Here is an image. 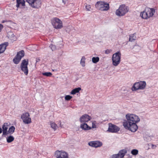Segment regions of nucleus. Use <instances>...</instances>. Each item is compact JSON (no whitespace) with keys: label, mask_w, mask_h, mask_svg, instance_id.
<instances>
[{"label":"nucleus","mask_w":158,"mask_h":158,"mask_svg":"<svg viewBox=\"0 0 158 158\" xmlns=\"http://www.w3.org/2000/svg\"><path fill=\"white\" fill-rule=\"evenodd\" d=\"M15 128L13 126L10 127L9 129V130L7 131L8 134H12L15 131Z\"/></svg>","instance_id":"23"},{"label":"nucleus","mask_w":158,"mask_h":158,"mask_svg":"<svg viewBox=\"0 0 158 158\" xmlns=\"http://www.w3.org/2000/svg\"><path fill=\"white\" fill-rule=\"evenodd\" d=\"M28 64V60H24L22 61L21 65V70L26 75L28 74V70L27 68Z\"/></svg>","instance_id":"12"},{"label":"nucleus","mask_w":158,"mask_h":158,"mask_svg":"<svg viewBox=\"0 0 158 158\" xmlns=\"http://www.w3.org/2000/svg\"><path fill=\"white\" fill-rule=\"evenodd\" d=\"M99 60V58L98 57H93L92 58V62L94 63H96L98 62Z\"/></svg>","instance_id":"28"},{"label":"nucleus","mask_w":158,"mask_h":158,"mask_svg":"<svg viewBox=\"0 0 158 158\" xmlns=\"http://www.w3.org/2000/svg\"><path fill=\"white\" fill-rule=\"evenodd\" d=\"M121 54L120 51H118L113 54L112 57V64L115 66H118L121 62Z\"/></svg>","instance_id":"4"},{"label":"nucleus","mask_w":158,"mask_h":158,"mask_svg":"<svg viewBox=\"0 0 158 158\" xmlns=\"http://www.w3.org/2000/svg\"><path fill=\"white\" fill-rule=\"evenodd\" d=\"M155 10L153 8H146L140 13V16L144 19H147L152 17L155 13Z\"/></svg>","instance_id":"2"},{"label":"nucleus","mask_w":158,"mask_h":158,"mask_svg":"<svg viewBox=\"0 0 158 158\" xmlns=\"http://www.w3.org/2000/svg\"><path fill=\"white\" fill-rule=\"evenodd\" d=\"M138 150L136 149H133L131 150V153L134 156H136L138 154Z\"/></svg>","instance_id":"26"},{"label":"nucleus","mask_w":158,"mask_h":158,"mask_svg":"<svg viewBox=\"0 0 158 158\" xmlns=\"http://www.w3.org/2000/svg\"><path fill=\"white\" fill-rule=\"evenodd\" d=\"M120 128L117 126L111 123L109 124L107 131L111 133H116L119 131Z\"/></svg>","instance_id":"13"},{"label":"nucleus","mask_w":158,"mask_h":158,"mask_svg":"<svg viewBox=\"0 0 158 158\" xmlns=\"http://www.w3.org/2000/svg\"><path fill=\"white\" fill-rule=\"evenodd\" d=\"M50 125L51 127L54 130L56 129L57 128V126L56 124L54 122H51L50 123Z\"/></svg>","instance_id":"27"},{"label":"nucleus","mask_w":158,"mask_h":158,"mask_svg":"<svg viewBox=\"0 0 158 158\" xmlns=\"http://www.w3.org/2000/svg\"><path fill=\"white\" fill-rule=\"evenodd\" d=\"M26 1L31 7L34 8H39L41 6L40 0H27Z\"/></svg>","instance_id":"8"},{"label":"nucleus","mask_w":158,"mask_h":158,"mask_svg":"<svg viewBox=\"0 0 158 158\" xmlns=\"http://www.w3.org/2000/svg\"><path fill=\"white\" fill-rule=\"evenodd\" d=\"M8 44V42H5L0 44V54L5 51Z\"/></svg>","instance_id":"17"},{"label":"nucleus","mask_w":158,"mask_h":158,"mask_svg":"<svg viewBox=\"0 0 158 158\" xmlns=\"http://www.w3.org/2000/svg\"><path fill=\"white\" fill-rule=\"evenodd\" d=\"M89 146L95 148H98L101 146L102 143V142L98 141H91L88 143Z\"/></svg>","instance_id":"15"},{"label":"nucleus","mask_w":158,"mask_h":158,"mask_svg":"<svg viewBox=\"0 0 158 158\" xmlns=\"http://www.w3.org/2000/svg\"><path fill=\"white\" fill-rule=\"evenodd\" d=\"M112 51L111 49H107L105 51V53L106 54H109Z\"/></svg>","instance_id":"34"},{"label":"nucleus","mask_w":158,"mask_h":158,"mask_svg":"<svg viewBox=\"0 0 158 158\" xmlns=\"http://www.w3.org/2000/svg\"><path fill=\"white\" fill-rule=\"evenodd\" d=\"M146 83L145 81H140L135 83L131 88L132 91H135L138 90H143L146 86Z\"/></svg>","instance_id":"6"},{"label":"nucleus","mask_w":158,"mask_h":158,"mask_svg":"<svg viewBox=\"0 0 158 158\" xmlns=\"http://www.w3.org/2000/svg\"><path fill=\"white\" fill-rule=\"evenodd\" d=\"M9 125L10 124L7 123H6L2 125V135L5 136L8 134L7 129Z\"/></svg>","instance_id":"16"},{"label":"nucleus","mask_w":158,"mask_h":158,"mask_svg":"<svg viewBox=\"0 0 158 158\" xmlns=\"http://www.w3.org/2000/svg\"><path fill=\"white\" fill-rule=\"evenodd\" d=\"M86 9L88 11H90L91 9V6L89 5L86 4L85 6Z\"/></svg>","instance_id":"32"},{"label":"nucleus","mask_w":158,"mask_h":158,"mask_svg":"<svg viewBox=\"0 0 158 158\" xmlns=\"http://www.w3.org/2000/svg\"><path fill=\"white\" fill-rule=\"evenodd\" d=\"M86 58L85 56H83L82 57L80 61V64L82 67H84L85 66V63Z\"/></svg>","instance_id":"24"},{"label":"nucleus","mask_w":158,"mask_h":158,"mask_svg":"<svg viewBox=\"0 0 158 158\" xmlns=\"http://www.w3.org/2000/svg\"><path fill=\"white\" fill-rule=\"evenodd\" d=\"M95 6L98 9L102 11H107L110 9L108 3L104 1H98L97 2Z\"/></svg>","instance_id":"3"},{"label":"nucleus","mask_w":158,"mask_h":158,"mask_svg":"<svg viewBox=\"0 0 158 158\" xmlns=\"http://www.w3.org/2000/svg\"><path fill=\"white\" fill-rule=\"evenodd\" d=\"M24 55V52L23 50H21L18 52L16 56L13 59L14 62L15 64H18Z\"/></svg>","instance_id":"11"},{"label":"nucleus","mask_w":158,"mask_h":158,"mask_svg":"<svg viewBox=\"0 0 158 158\" xmlns=\"http://www.w3.org/2000/svg\"><path fill=\"white\" fill-rule=\"evenodd\" d=\"M7 22V20H3L2 21V23H5V22Z\"/></svg>","instance_id":"37"},{"label":"nucleus","mask_w":158,"mask_h":158,"mask_svg":"<svg viewBox=\"0 0 158 158\" xmlns=\"http://www.w3.org/2000/svg\"><path fill=\"white\" fill-rule=\"evenodd\" d=\"M6 142L8 143H10L13 142L14 140V137L12 135L7 136L6 138Z\"/></svg>","instance_id":"21"},{"label":"nucleus","mask_w":158,"mask_h":158,"mask_svg":"<svg viewBox=\"0 0 158 158\" xmlns=\"http://www.w3.org/2000/svg\"><path fill=\"white\" fill-rule=\"evenodd\" d=\"M3 28V26L1 24H0V32L2 30Z\"/></svg>","instance_id":"35"},{"label":"nucleus","mask_w":158,"mask_h":158,"mask_svg":"<svg viewBox=\"0 0 158 158\" xmlns=\"http://www.w3.org/2000/svg\"><path fill=\"white\" fill-rule=\"evenodd\" d=\"M127 120L123 123V125L126 129L133 132H135L138 129L137 123L140 121L137 115L132 114H127L126 115Z\"/></svg>","instance_id":"1"},{"label":"nucleus","mask_w":158,"mask_h":158,"mask_svg":"<svg viewBox=\"0 0 158 158\" xmlns=\"http://www.w3.org/2000/svg\"><path fill=\"white\" fill-rule=\"evenodd\" d=\"M29 113L25 112L22 114L21 118L24 123L28 124L31 123V119Z\"/></svg>","instance_id":"9"},{"label":"nucleus","mask_w":158,"mask_h":158,"mask_svg":"<svg viewBox=\"0 0 158 158\" xmlns=\"http://www.w3.org/2000/svg\"><path fill=\"white\" fill-rule=\"evenodd\" d=\"M17 8L20 7L21 6H24L25 5V2L24 0H16Z\"/></svg>","instance_id":"20"},{"label":"nucleus","mask_w":158,"mask_h":158,"mask_svg":"<svg viewBox=\"0 0 158 158\" xmlns=\"http://www.w3.org/2000/svg\"><path fill=\"white\" fill-rule=\"evenodd\" d=\"M60 125H61V122H60ZM60 127H61V126H60Z\"/></svg>","instance_id":"39"},{"label":"nucleus","mask_w":158,"mask_h":158,"mask_svg":"<svg viewBox=\"0 0 158 158\" xmlns=\"http://www.w3.org/2000/svg\"><path fill=\"white\" fill-rule=\"evenodd\" d=\"M91 119V117L87 114H85L81 116L79 121L81 123H85L90 121Z\"/></svg>","instance_id":"14"},{"label":"nucleus","mask_w":158,"mask_h":158,"mask_svg":"<svg viewBox=\"0 0 158 158\" xmlns=\"http://www.w3.org/2000/svg\"><path fill=\"white\" fill-rule=\"evenodd\" d=\"M136 39V36L134 34H132L130 36L129 41L131 42L134 41Z\"/></svg>","instance_id":"25"},{"label":"nucleus","mask_w":158,"mask_h":158,"mask_svg":"<svg viewBox=\"0 0 158 158\" xmlns=\"http://www.w3.org/2000/svg\"><path fill=\"white\" fill-rule=\"evenodd\" d=\"M55 156L56 158H68V153L64 151L57 150L55 152Z\"/></svg>","instance_id":"10"},{"label":"nucleus","mask_w":158,"mask_h":158,"mask_svg":"<svg viewBox=\"0 0 158 158\" xmlns=\"http://www.w3.org/2000/svg\"><path fill=\"white\" fill-rule=\"evenodd\" d=\"M128 7L125 5H122L116 11V15L118 16H122L125 15L129 11Z\"/></svg>","instance_id":"5"},{"label":"nucleus","mask_w":158,"mask_h":158,"mask_svg":"<svg viewBox=\"0 0 158 158\" xmlns=\"http://www.w3.org/2000/svg\"><path fill=\"white\" fill-rule=\"evenodd\" d=\"M152 148H155L156 147V145H154V144H152Z\"/></svg>","instance_id":"36"},{"label":"nucleus","mask_w":158,"mask_h":158,"mask_svg":"<svg viewBox=\"0 0 158 158\" xmlns=\"http://www.w3.org/2000/svg\"><path fill=\"white\" fill-rule=\"evenodd\" d=\"M80 127L81 129L85 130H88L91 129V127L89 126L85 123H82L80 125Z\"/></svg>","instance_id":"18"},{"label":"nucleus","mask_w":158,"mask_h":158,"mask_svg":"<svg viewBox=\"0 0 158 158\" xmlns=\"http://www.w3.org/2000/svg\"><path fill=\"white\" fill-rule=\"evenodd\" d=\"M2 129L0 128V134L2 133Z\"/></svg>","instance_id":"38"},{"label":"nucleus","mask_w":158,"mask_h":158,"mask_svg":"<svg viewBox=\"0 0 158 158\" xmlns=\"http://www.w3.org/2000/svg\"><path fill=\"white\" fill-rule=\"evenodd\" d=\"M49 47L52 51L55 50L56 49V46L54 45L51 44Z\"/></svg>","instance_id":"33"},{"label":"nucleus","mask_w":158,"mask_h":158,"mask_svg":"<svg viewBox=\"0 0 158 158\" xmlns=\"http://www.w3.org/2000/svg\"><path fill=\"white\" fill-rule=\"evenodd\" d=\"M96 122L95 121H93L92 122V126L91 128H96Z\"/></svg>","instance_id":"30"},{"label":"nucleus","mask_w":158,"mask_h":158,"mask_svg":"<svg viewBox=\"0 0 158 158\" xmlns=\"http://www.w3.org/2000/svg\"><path fill=\"white\" fill-rule=\"evenodd\" d=\"M72 98V97L69 95H67L65 96V99L66 100H69Z\"/></svg>","instance_id":"31"},{"label":"nucleus","mask_w":158,"mask_h":158,"mask_svg":"<svg viewBox=\"0 0 158 158\" xmlns=\"http://www.w3.org/2000/svg\"><path fill=\"white\" fill-rule=\"evenodd\" d=\"M51 21L53 26L56 29H60L63 27L62 21L58 18H53L51 19Z\"/></svg>","instance_id":"7"},{"label":"nucleus","mask_w":158,"mask_h":158,"mask_svg":"<svg viewBox=\"0 0 158 158\" xmlns=\"http://www.w3.org/2000/svg\"><path fill=\"white\" fill-rule=\"evenodd\" d=\"M81 88L80 87L76 88L73 89L71 92V94L74 95L77 93H78L79 91L81 90Z\"/></svg>","instance_id":"22"},{"label":"nucleus","mask_w":158,"mask_h":158,"mask_svg":"<svg viewBox=\"0 0 158 158\" xmlns=\"http://www.w3.org/2000/svg\"><path fill=\"white\" fill-rule=\"evenodd\" d=\"M42 74L46 77H51L52 75V74L51 72H44L42 73Z\"/></svg>","instance_id":"29"},{"label":"nucleus","mask_w":158,"mask_h":158,"mask_svg":"<svg viewBox=\"0 0 158 158\" xmlns=\"http://www.w3.org/2000/svg\"><path fill=\"white\" fill-rule=\"evenodd\" d=\"M7 36L12 41H15L16 40V37L12 32H9L7 34Z\"/></svg>","instance_id":"19"}]
</instances>
